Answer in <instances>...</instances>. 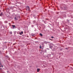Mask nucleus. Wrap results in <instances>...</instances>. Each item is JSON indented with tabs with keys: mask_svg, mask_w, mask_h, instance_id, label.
Listing matches in <instances>:
<instances>
[{
	"mask_svg": "<svg viewBox=\"0 0 73 73\" xmlns=\"http://www.w3.org/2000/svg\"><path fill=\"white\" fill-rule=\"evenodd\" d=\"M18 18H19V16H16L15 18L14 19L16 20H18Z\"/></svg>",
	"mask_w": 73,
	"mask_h": 73,
	"instance_id": "f257e3e1",
	"label": "nucleus"
},
{
	"mask_svg": "<svg viewBox=\"0 0 73 73\" xmlns=\"http://www.w3.org/2000/svg\"><path fill=\"white\" fill-rule=\"evenodd\" d=\"M27 10L29 11L30 8H29V6H27Z\"/></svg>",
	"mask_w": 73,
	"mask_h": 73,
	"instance_id": "f03ea898",
	"label": "nucleus"
},
{
	"mask_svg": "<svg viewBox=\"0 0 73 73\" xmlns=\"http://www.w3.org/2000/svg\"><path fill=\"white\" fill-rule=\"evenodd\" d=\"M39 71H40V69L37 68V72H39Z\"/></svg>",
	"mask_w": 73,
	"mask_h": 73,
	"instance_id": "7ed1b4c3",
	"label": "nucleus"
},
{
	"mask_svg": "<svg viewBox=\"0 0 73 73\" xmlns=\"http://www.w3.org/2000/svg\"><path fill=\"white\" fill-rule=\"evenodd\" d=\"M12 26L13 28H15V25H12Z\"/></svg>",
	"mask_w": 73,
	"mask_h": 73,
	"instance_id": "20e7f679",
	"label": "nucleus"
},
{
	"mask_svg": "<svg viewBox=\"0 0 73 73\" xmlns=\"http://www.w3.org/2000/svg\"><path fill=\"white\" fill-rule=\"evenodd\" d=\"M2 15H3V13H1V14H0V16H2Z\"/></svg>",
	"mask_w": 73,
	"mask_h": 73,
	"instance_id": "39448f33",
	"label": "nucleus"
},
{
	"mask_svg": "<svg viewBox=\"0 0 73 73\" xmlns=\"http://www.w3.org/2000/svg\"><path fill=\"white\" fill-rule=\"evenodd\" d=\"M40 36H42V34L41 33H40Z\"/></svg>",
	"mask_w": 73,
	"mask_h": 73,
	"instance_id": "423d86ee",
	"label": "nucleus"
},
{
	"mask_svg": "<svg viewBox=\"0 0 73 73\" xmlns=\"http://www.w3.org/2000/svg\"><path fill=\"white\" fill-rule=\"evenodd\" d=\"M40 49H41V45H40Z\"/></svg>",
	"mask_w": 73,
	"mask_h": 73,
	"instance_id": "0eeeda50",
	"label": "nucleus"
},
{
	"mask_svg": "<svg viewBox=\"0 0 73 73\" xmlns=\"http://www.w3.org/2000/svg\"><path fill=\"white\" fill-rule=\"evenodd\" d=\"M22 34H23V32L22 31L21 32V33Z\"/></svg>",
	"mask_w": 73,
	"mask_h": 73,
	"instance_id": "6e6552de",
	"label": "nucleus"
},
{
	"mask_svg": "<svg viewBox=\"0 0 73 73\" xmlns=\"http://www.w3.org/2000/svg\"><path fill=\"white\" fill-rule=\"evenodd\" d=\"M19 34H20L21 35H22V34L21 33H20Z\"/></svg>",
	"mask_w": 73,
	"mask_h": 73,
	"instance_id": "1a4fd4ad",
	"label": "nucleus"
},
{
	"mask_svg": "<svg viewBox=\"0 0 73 73\" xmlns=\"http://www.w3.org/2000/svg\"><path fill=\"white\" fill-rule=\"evenodd\" d=\"M10 33L11 35H12V32H10Z\"/></svg>",
	"mask_w": 73,
	"mask_h": 73,
	"instance_id": "9d476101",
	"label": "nucleus"
},
{
	"mask_svg": "<svg viewBox=\"0 0 73 73\" xmlns=\"http://www.w3.org/2000/svg\"><path fill=\"white\" fill-rule=\"evenodd\" d=\"M51 38H53V36H52L51 37Z\"/></svg>",
	"mask_w": 73,
	"mask_h": 73,
	"instance_id": "9b49d317",
	"label": "nucleus"
},
{
	"mask_svg": "<svg viewBox=\"0 0 73 73\" xmlns=\"http://www.w3.org/2000/svg\"><path fill=\"white\" fill-rule=\"evenodd\" d=\"M1 67H3V66H1Z\"/></svg>",
	"mask_w": 73,
	"mask_h": 73,
	"instance_id": "f8f14e48",
	"label": "nucleus"
},
{
	"mask_svg": "<svg viewBox=\"0 0 73 73\" xmlns=\"http://www.w3.org/2000/svg\"><path fill=\"white\" fill-rule=\"evenodd\" d=\"M66 49H67V48H66Z\"/></svg>",
	"mask_w": 73,
	"mask_h": 73,
	"instance_id": "ddd939ff",
	"label": "nucleus"
}]
</instances>
